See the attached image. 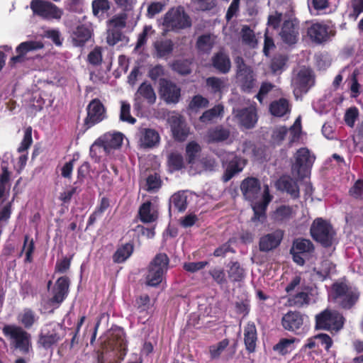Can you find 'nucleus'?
Here are the masks:
<instances>
[{"label":"nucleus","mask_w":363,"mask_h":363,"mask_svg":"<svg viewBox=\"0 0 363 363\" xmlns=\"http://www.w3.org/2000/svg\"><path fill=\"white\" fill-rule=\"evenodd\" d=\"M279 35L285 43L289 45L296 43L298 36L297 24L293 21H286L284 23Z\"/></svg>","instance_id":"22"},{"label":"nucleus","mask_w":363,"mask_h":363,"mask_svg":"<svg viewBox=\"0 0 363 363\" xmlns=\"http://www.w3.org/2000/svg\"><path fill=\"white\" fill-rule=\"evenodd\" d=\"M213 67L222 73H227L230 69V61L223 52L216 54L213 58Z\"/></svg>","instance_id":"31"},{"label":"nucleus","mask_w":363,"mask_h":363,"mask_svg":"<svg viewBox=\"0 0 363 363\" xmlns=\"http://www.w3.org/2000/svg\"><path fill=\"white\" fill-rule=\"evenodd\" d=\"M163 26L167 30H179L189 27L191 21L184 8L178 6L172 8L165 14Z\"/></svg>","instance_id":"6"},{"label":"nucleus","mask_w":363,"mask_h":363,"mask_svg":"<svg viewBox=\"0 0 363 363\" xmlns=\"http://www.w3.org/2000/svg\"><path fill=\"white\" fill-rule=\"evenodd\" d=\"M36 320L35 314L30 309L23 310L18 315V321L26 328L31 327Z\"/></svg>","instance_id":"45"},{"label":"nucleus","mask_w":363,"mask_h":363,"mask_svg":"<svg viewBox=\"0 0 363 363\" xmlns=\"http://www.w3.org/2000/svg\"><path fill=\"white\" fill-rule=\"evenodd\" d=\"M237 65V78L242 83L245 89H250L252 86L253 77L250 67H247L242 58L237 57L235 60Z\"/></svg>","instance_id":"21"},{"label":"nucleus","mask_w":363,"mask_h":363,"mask_svg":"<svg viewBox=\"0 0 363 363\" xmlns=\"http://www.w3.org/2000/svg\"><path fill=\"white\" fill-rule=\"evenodd\" d=\"M30 9L35 14L46 19H60L63 13L55 4L44 0H32Z\"/></svg>","instance_id":"10"},{"label":"nucleus","mask_w":363,"mask_h":363,"mask_svg":"<svg viewBox=\"0 0 363 363\" xmlns=\"http://www.w3.org/2000/svg\"><path fill=\"white\" fill-rule=\"evenodd\" d=\"M68 288V279L64 277L59 278L53 289L54 294L51 301L57 303H61L67 294Z\"/></svg>","instance_id":"25"},{"label":"nucleus","mask_w":363,"mask_h":363,"mask_svg":"<svg viewBox=\"0 0 363 363\" xmlns=\"http://www.w3.org/2000/svg\"><path fill=\"white\" fill-rule=\"evenodd\" d=\"M91 37L89 29L84 26H78L73 32L72 40L76 46H80Z\"/></svg>","instance_id":"33"},{"label":"nucleus","mask_w":363,"mask_h":363,"mask_svg":"<svg viewBox=\"0 0 363 363\" xmlns=\"http://www.w3.org/2000/svg\"><path fill=\"white\" fill-rule=\"evenodd\" d=\"M138 145L141 148H152L160 143V137L157 131L152 128H141L137 133Z\"/></svg>","instance_id":"16"},{"label":"nucleus","mask_w":363,"mask_h":363,"mask_svg":"<svg viewBox=\"0 0 363 363\" xmlns=\"http://www.w3.org/2000/svg\"><path fill=\"white\" fill-rule=\"evenodd\" d=\"M43 47V44L40 41L30 40L21 43L16 48L17 55L11 58L12 63L23 62L28 52L41 49Z\"/></svg>","instance_id":"20"},{"label":"nucleus","mask_w":363,"mask_h":363,"mask_svg":"<svg viewBox=\"0 0 363 363\" xmlns=\"http://www.w3.org/2000/svg\"><path fill=\"white\" fill-rule=\"evenodd\" d=\"M34 250V243L33 240H29V238L28 235L25 237L24 240V245L23 247L22 252H26V260L28 262H31L32 260V254Z\"/></svg>","instance_id":"56"},{"label":"nucleus","mask_w":363,"mask_h":363,"mask_svg":"<svg viewBox=\"0 0 363 363\" xmlns=\"http://www.w3.org/2000/svg\"><path fill=\"white\" fill-rule=\"evenodd\" d=\"M308 35L310 38L317 43H321L326 41L330 35H333L332 30L322 23H315L312 24L308 29Z\"/></svg>","instance_id":"18"},{"label":"nucleus","mask_w":363,"mask_h":363,"mask_svg":"<svg viewBox=\"0 0 363 363\" xmlns=\"http://www.w3.org/2000/svg\"><path fill=\"white\" fill-rule=\"evenodd\" d=\"M334 267V265L329 260H324L321 263L320 268L317 270V274L321 277L325 278L333 272Z\"/></svg>","instance_id":"59"},{"label":"nucleus","mask_w":363,"mask_h":363,"mask_svg":"<svg viewBox=\"0 0 363 363\" xmlns=\"http://www.w3.org/2000/svg\"><path fill=\"white\" fill-rule=\"evenodd\" d=\"M333 296L343 308L350 309L357 302L359 292L357 289L345 284H335L333 286Z\"/></svg>","instance_id":"4"},{"label":"nucleus","mask_w":363,"mask_h":363,"mask_svg":"<svg viewBox=\"0 0 363 363\" xmlns=\"http://www.w3.org/2000/svg\"><path fill=\"white\" fill-rule=\"evenodd\" d=\"M215 43V37L211 35H203L199 38L197 47L201 51H209Z\"/></svg>","instance_id":"46"},{"label":"nucleus","mask_w":363,"mask_h":363,"mask_svg":"<svg viewBox=\"0 0 363 363\" xmlns=\"http://www.w3.org/2000/svg\"><path fill=\"white\" fill-rule=\"evenodd\" d=\"M228 344V340L224 339L216 344L211 345L208 348L211 359L213 360L218 359Z\"/></svg>","instance_id":"42"},{"label":"nucleus","mask_w":363,"mask_h":363,"mask_svg":"<svg viewBox=\"0 0 363 363\" xmlns=\"http://www.w3.org/2000/svg\"><path fill=\"white\" fill-rule=\"evenodd\" d=\"M351 7L352 11L349 13V17L355 21L359 15L363 13V0H352Z\"/></svg>","instance_id":"52"},{"label":"nucleus","mask_w":363,"mask_h":363,"mask_svg":"<svg viewBox=\"0 0 363 363\" xmlns=\"http://www.w3.org/2000/svg\"><path fill=\"white\" fill-rule=\"evenodd\" d=\"M120 119L130 124L136 122V119L130 116V105L125 101L121 104Z\"/></svg>","instance_id":"47"},{"label":"nucleus","mask_w":363,"mask_h":363,"mask_svg":"<svg viewBox=\"0 0 363 363\" xmlns=\"http://www.w3.org/2000/svg\"><path fill=\"white\" fill-rule=\"evenodd\" d=\"M213 279L218 284H223L226 281L225 274L223 269L220 267H214L209 272Z\"/></svg>","instance_id":"57"},{"label":"nucleus","mask_w":363,"mask_h":363,"mask_svg":"<svg viewBox=\"0 0 363 363\" xmlns=\"http://www.w3.org/2000/svg\"><path fill=\"white\" fill-rule=\"evenodd\" d=\"M60 340V337L57 333L48 335H42L40 337L38 343L45 349L50 348Z\"/></svg>","instance_id":"48"},{"label":"nucleus","mask_w":363,"mask_h":363,"mask_svg":"<svg viewBox=\"0 0 363 363\" xmlns=\"http://www.w3.org/2000/svg\"><path fill=\"white\" fill-rule=\"evenodd\" d=\"M312 242L307 239L298 238L294 241L291 252L295 262L303 265L305 259L313 251Z\"/></svg>","instance_id":"12"},{"label":"nucleus","mask_w":363,"mask_h":363,"mask_svg":"<svg viewBox=\"0 0 363 363\" xmlns=\"http://www.w3.org/2000/svg\"><path fill=\"white\" fill-rule=\"evenodd\" d=\"M309 298L306 292H299L292 298H289L290 306L300 307L308 303Z\"/></svg>","instance_id":"50"},{"label":"nucleus","mask_w":363,"mask_h":363,"mask_svg":"<svg viewBox=\"0 0 363 363\" xmlns=\"http://www.w3.org/2000/svg\"><path fill=\"white\" fill-rule=\"evenodd\" d=\"M160 97L167 104H176L181 96V89L174 83L166 79L160 81Z\"/></svg>","instance_id":"14"},{"label":"nucleus","mask_w":363,"mask_h":363,"mask_svg":"<svg viewBox=\"0 0 363 363\" xmlns=\"http://www.w3.org/2000/svg\"><path fill=\"white\" fill-rule=\"evenodd\" d=\"M187 196L184 192H177L172 196L169 200V208H174L179 211H183L186 208Z\"/></svg>","instance_id":"34"},{"label":"nucleus","mask_w":363,"mask_h":363,"mask_svg":"<svg viewBox=\"0 0 363 363\" xmlns=\"http://www.w3.org/2000/svg\"><path fill=\"white\" fill-rule=\"evenodd\" d=\"M286 62V57L283 55L276 56L272 61L271 69L273 72H281Z\"/></svg>","instance_id":"54"},{"label":"nucleus","mask_w":363,"mask_h":363,"mask_svg":"<svg viewBox=\"0 0 363 363\" xmlns=\"http://www.w3.org/2000/svg\"><path fill=\"white\" fill-rule=\"evenodd\" d=\"M9 176L7 168L2 167V173L0 175V204L4 203L9 196Z\"/></svg>","instance_id":"27"},{"label":"nucleus","mask_w":363,"mask_h":363,"mask_svg":"<svg viewBox=\"0 0 363 363\" xmlns=\"http://www.w3.org/2000/svg\"><path fill=\"white\" fill-rule=\"evenodd\" d=\"M4 335L10 340L11 345L23 353L31 348L30 335L20 326L6 325L3 328Z\"/></svg>","instance_id":"2"},{"label":"nucleus","mask_w":363,"mask_h":363,"mask_svg":"<svg viewBox=\"0 0 363 363\" xmlns=\"http://www.w3.org/2000/svg\"><path fill=\"white\" fill-rule=\"evenodd\" d=\"M105 117V108L101 102L98 99L92 100L88 105L87 117L85 119L87 128L101 122Z\"/></svg>","instance_id":"15"},{"label":"nucleus","mask_w":363,"mask_h":363,"mask_svg":"<svg viewBox=\"0 0 363 363\" xmlns=\"http://www.w3.org/2000/svg\"><path fill=\"white\" fill-rule=\"evenodd\" d=\"M224 108L222 105H217L213 108L205 111L200 117L199 120L205 123H210L215 119L221 117L223 114Z\"/></svg>","instance_id":"36"},{"label":"nucleus","mask_w":363,"mask_h":363,"mask_svg":"<svg viewBox=\"0 0 363 363\" xmlns=\"http://www.w3.org/2000/svg\"><path fill=\"white\" fill-rule=\"evenodd\" d=\"M32 143V136H31V130L27 129L25 132L24 137L23 140L21 143V145L18 147L19 152H23L26 150Z\"/></svg>","instance_id":"62"},{"label":"nucleus","mask_w":363,"mask_h":363,"mask_svg":"<svg viewBox=\"0 0 363 363\" xmlns=\"http://www.w3.org/2000/svg\"><path fill=\"white\" fill-rule=\"evenodd\" d=\"M139 214L140 219L144 223H151L156 220L157 217L156 210L151 206V203L147 201L144 203L140 208Z\"/></svg>","instance_id":"32"},{"label":"nucleus","mask_w":363,"mask_h":363,"mask_svg":"<svg viewBox=\"0 0 363 363\" xmlns=\"http://www.w3.org/2000/svg\"><path fill=\"white\" fill-rule=\"evenodd\" d=\"M229 135L230 132L228 130L219 126L209 130L207 133L206 138L208 143H218L227 140Z\"/></svg>","instance_id":"29"},{"label":"nucleus","mask_w":363,"mask_h":363,"mask_svg":"<svg viewBox=\"0 0 363 363\" xmlns=\"http://www.w3.org/2000/svg\"><path fill=\"white\" fill-rule=\"evenodd\" d=\"M312 237L325 246H330L334 241V230L331 225L321 218L313 221L311 228Z\"/></svg>","instance_id":"7"},{"label":"nucleus","mask_w":363,"mask_h":363,"mask_svg":"<svg viewBox=\"0 0 363 363\" xmlns=\"http://www.w3.org/2000/svg\"><path fill=\"white\" fill-rule=\"evenodd\" d=\"M123 140V135L121 133H106L92 145L91 152L99 148L103 149L106 153H110L112 150L119 148L122 145Z\"/></svg>","instance_id":"9"},{"label":"nucleus","mask_w":363,"mask_h":363,"mask_svg":"<svg viewBox=\"0 0 363 363\" xmlns=\"http://www.w3.org/2000/svg\"><path fill=\"white\" fill-rule=\"evenodd\" d=\"M133 250V245L125 244L120 247L113 255V260L116 262L121 263L125 261L132 254Z\"/></svg>","instance_id":"38"},{"label":"nucleus","mask_w":363,"mask_h":363,"mask_svg":"<svg viewBox=\"0 0 363 363\" xmlns=\"http://www.w3.org/2000/svg\"><path fill=\"white\" fill-rule=\"evenodd\" d=\"M110 9L108 0H94L92 2L93 13L99 18L102 17Z\"/></svg>","instance_id":"43"},{"label":"nucleus","mask_w":363,"mask_h":363,"mask_svg":"<svg viewBox=\"0 0 363 363\" xmlns=\"http://www.w3.org/2000/svg\"><path fill=\"white\" fill-rule=\"evenodd\" d=\"M168 123L174 138L179 141H184L189 135V128L184 119L177 113H172L168 117Z\"/></svg>","instance_id":"13"},{"label":"nucleus","mask_w":363,"mask_h":363,"mask_svg":"<svg viewBox=\"0 0 363 363\" xmlns=\"http://www.w3.org/2000/svg\"><path fill=\"white\" fill-rule=\"evenodd\" d=\"M270 111L275 116H283L289 111L288 101L284 99L274 101L270 105Z\"/></svg>","instance_id":"35"},{"label":"nucleus","mask_w":363,"mask_h":363,"mask_svg":"<svg viewBox=\"0 0 363 363\" xmlns=\"http://www.w3.org/2000/svg\"><path fill=\"white\" fill-rule=\"evenodd\" d=\"M228 157L230 160V162L223 175L225 182L229 181L235 174L241 172L245 165L244 160L237 157L233 153H229Z\"/></svg>","instance_id":"24"},{"label":"nucleus","mask_w":363,"mask_h":363,"mask_svg":"<svg viewBox=\"0 0 363 363\" xmlns=\"http://www.w3.org/2000/svg\"><path fill=\"white\" fill-rule=\"evenodd\" d=\"M242 41L250 48H255L257 45V39L252 30L247 26H243L241 30Z\"/></svg>","instance_id":"39"},{"label":"nucleus","mask_w":363,"mask_h":363,"mask_svg":"<svg viewBox=\"0 0 363 363\" xmlns=\"http://www.w3.org/2000/svg\"><path fill=\"white\" fill-rule=\"evenodd\" d=\"M294 157L296 162L292 167L293 174L300 179L307 177L315 161V156L308 149L302 147L297 150Z\"/></svg>","instance_id":"5"},{"label":"nucleus","mask_w":363,"mask_h":363,"mask_svg":"<svg viewBox=\"0 0 363 363\" xmlns=\"http://www.w3.org/2000/svg\"><path fill=\"white\" fill-rule=\"evenodd\" d=\"M228 277L233 281H239L244 277V269L237 262H231L228 264Z\"/></svg>","instance_id":"40"},{"label":"nucleus","mask_w":363,"mask_h":363,"mask_svg":"<svg viewBox=\"0 0 363 363\" xmlns=\"http://www.w3.org/2000/svg\"><path fill=\"white\" fill-rule=\"evenodd\" d=\"M282 237L283 233L281 230H276L262 236L259 240V250L268 252L276 248L280 244Z\"/></svg>","instance_id":"23"},{"label":"nucleus","mask_w":363,"mask_h":363,"mask_svg":"<svg viewBox=\"0 0 363 363\" xmlns=\"http://www.w3.org/2000/svg\"><path fill=\"white\" fill-rule=\"evenodd\" d=\"M244 341L246 349L253 352L256 347L257 330L253 323H249L244 329Z\"/></svg>","instance_id":"26"},{"label":"nucleus","mask_w":363,"mask_h":363,"mask_svg":"<svg viewBox=\"0 0 363 363\" xmlns=\"http://www.w3.org/2000/svg\"><path fill=\"white\" fill-rule=\"evenodd\" d=\"M208 264L207 262H188L184 263V268L190 272H197Z\"/></svg>","instance_id":"63"},{"label":"nucleus","mask_w":363,"mask_h":363,"mask_svg":"<svg viewBox=\"0 0 363 363\" xmlns=\"http://www.w3.org/2000/svg\"><path fill=\"white\" fill-rule=\"evenodd\" d=\"M295 338L281 339L279 343L274 346V350L281 354H287L294 349Z\"/></svg>","instance_id":"41"},{"label":"nucleus","mask_w":363,"mask_h":363,"mask_svg":"<svg viewBox=\"0 0 363 363\" xmlns=\"http://www.w3.org/2000/svg\"><path fill=\"white\" fill-rule=\"evenodd\" d=\"M161 185L160 178L156 175H150L145 182V189L148 191H155L157 190Z\"/></svg>","instance_id":"53"},{"label":"nucleus","mask_w":363,"mask_h":363,"mask_svg":"<svg viewBox=\"0 0 363 363\" xmlns=\"http://www.w3.org/2000/svg\"><path fill=\"white\" fill-rule=\"evenodd\" d=\"M344 324V318L335 311L325 310L316 315V328L328 330H339Z\"/></svg>","instance_id":"8"},{"label":"nucleus","mask_w":363,"mask_h":363,"mask_svg":"<svg viewBox=\"0 0 363 363\" xmlns=\"http://www.w3.org/2000/svg\"><path fill=\"white\" fill-rule=\"evenodd\" d=\"M241 191L245 199L249 201L254 211L252 222L256 225L262 223L265 219V210L271 201L267 185L262 191L259 181L255 178H247L241 184Z\"/></svg>","instance_id":"1"},{"label":"nucleus","mask_w":363,"mask_h":363,"mask_svg":"<svg viewBox=\"0 0 363 363\" xmlns=\"http://www.w3.org/2000/svg\"><path fill=\"white\" fill-rule=\"evenodd\" d=\"M88 61L90 64L98 65L102 61L101 50L100 48H94L88 55Z\"/></svg>","instance_id":"58"},{"label":"nucleus","mask_w":363,"mask_h":363,"mask_svg":"<svg viewBox=\"0 0 363 363\" xmlns=\"http://www.w3.org/2000/svg\"><path fill=\"white\" fill-rule=\"evenodd\" d=\"M140 97L144 98L149 104H154L156 101V94L152 86L147 83H143L138 88L135 94V99Z\"/></svg>","instance_id":"30"},{"label":"nucleus","mask_w":363,"mask_h":363,"mask_svg":"<svg viewBox=\"0 0 363 363\" xmlns=\"http://www.w3.org/2000/svg\"><path fill=\"white\" fill-rule=\"evenodd\" d=\"M313 84V79L309 69L301 67L294 73L292 79L294 92L296 97L303 93L308 91Z\"/></svg>","instance_id":"11"},{"label":"nucleus","mask_w":363,"mask_h":363,"mask_svg":"<svg viewBox=\"0 0 363 363\" xmlns=\"http://www.w3.org/2000/svg\"><path fill=\"white\" fill-rule=\"evenodd\" d=\"M228 80L226 78L208 77L206 79V86L213 93L223 92L228 86Z\"/></svg>","instance_id":"28"},{"label":"nucleus","mask_w":363,"mask_h":363,"mask_svg":"<svg viewBox=\"0 0 363 363\" xmlns=\"http://www.w3.org/2000/svg\"><path fill=\"white\" fill-rule=\"evenodd\" d=\"M279 184L283 185L285 191L289 193L294 197L298 195V187L295 182L290 179H282L279 181Z\"/></svg>","instance_id":"49"},{"label":"nucleus","mask_w":363,"mask_h":363,"mask_svg":"<svg viewBox=\"0 0 363 363\" xmlns=\"http://www.w3.org/2000/svg\"><path fill=\"white\" fill-rule=\"evenodd\" d=\"M358 116V111L356 108H351L348 109L345 116V121L346 123L352 127Z\"/></svg>","instance_id":"61"},{"label":"nucleus","mask_w":363,"mask_h":363,"mask_svg":"<svg viewBox=\"0 0 363 363\" xmlns=\"http://www.w3.org/2000/svg\"><path fill=\"white\" fill-rule=\"evenodd\" d=\"M235 118L240 125L251 128L254 127L257 121L256 108L254 104H250L248 107L240 109L233 110Z\"/></svg>","instance_id":"17"},{"label":"nucleus","mask_w":363,"mask_h":363,"mask_svg":"<svg viewBox=\"0 0 363 363\" xmlns=\"http://www.w3.org/2000/svg\"><path fill=\"white\" fill-rule=\"evenodd\" d=\"M201 147L195 141L189 142L186 147V158L189 164H194L199 157Z\"/></svg>","instance_id":"37"},{"label":"nucleus","mask_w":363,"mask_h":363,"mask_svg":"<svg viewBox=\"0 0 363 363\" xmlns=\"http://www.w3.org/2000/svg\"><path fill=\"white\" fill-rule=\"evenodd\" d=\"M306 318L298 312L290 311L286 313L281 323L284 329L289 331H296L303 325Z\"/></svg>","instance_id":"19"},{"label":"nucleus","mask_w":363,"mask_h":363,"mask_svg":"<svg viewBox=\"0 0 363 363\" xmlns=\"http://www.w3.org/2000/svg\"><path fill=\"white\" fill-rule=\"evenodd\" d=\"M155 48L157 56L165 57L171 53L173 49V43L171 40H164L155 43Z\"/></svg>","instance_id":"44"},{"label":"nucleus","mask_w":363,"mask_h":363,"mask_svg":"<svg viewBox=\"0 0 363 363\" xmlns=\"http://www.w3.org/2000/svg\"><path fill=\"white\" fill-rule=\"evenodd\" d=\"M169 258L165 254H158L150 264L146 276V284L151 286H157L162 281L168 269Z\"/></svg>","instance_id":"3"},{"label":"nucleus","mask_w":363,"mask_h":363,"mask_svg":"<svg viewBox=\"0 0 363 363\" xmlns=\"http://www.w3.org/2000/svg\"><path fill=\"white\" fill-rule=\"evenodd\" d=\"M208 104V101L206 98L200 95H197L192 99L191 103L189 104V108L191 109L203 108L206 107Z\"/></svg>","instance_id":"60"},{"label":"nucleus","mask_w":363,"mask_h":363,"mask_svg":"<svg viewBox=\"0 0 363 363\" xmlns=\"http://www.w3.org/2000/svg\"><path fill=\"white\" fill-rule=\"evenodd\" d=\"M172 67L174 70L181 74H186L190 72V62L188 60H177L172 64Z\"/></svg>","instance_id":"55"},{"label":"nucleus","mask_w":363,"mask_h":363,"mask_svg":"<svg viewBox=\"0 0 363 363\" xmlns=\"http://www.w3.org/2000/svg\"><path fill=\"white\" fill-rule=\"evenodd\" d=\"M354 198H359L363 195V181H357L350 191Z\"/></svg>","instance_id":"64"},{"label":"nucleus","mask_w":363,"mask_h":363,"mask_svg":"<svg viewBox=\"0 0 363 363\" xmlns=\"http://www.w3.org/2000/svg\"><path fill=\"white\" fill-rule=\"evenodd\" d=\"M168 164L172 170H179L184 165L183 157L177 153H172L169 156Z\"/></svg>","instance_id":"51"}]
</instances>
